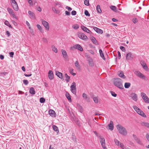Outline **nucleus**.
Here are the masks:
<instances>
[{"label":"nucleus","instance_id":"obj_1","mask_svg":"<svg viewBox=\"0 0 149 149\" xmlns=\"http://www.w3.org/2000/svg\"><path fill=\"white\" fill-rule=\"evenodd\" d=\"M113 83L114 85L117 87L121 89H123L122 80L118 78H114Z\"/></svg>","mask_w":149,"mask_h":149},{"label":"nucleus","instance_id":"obj_2","mask_svg":"<svg viewBox=\"0 0 149 149\" xmlns=\"http://www.w3.org/2000/svg\"><path fill=\"white\" fill-rule=\"evenodd\" d=\"M117 128L119 133L124 136H126L127 134V132L126 129L120 125H118Z\"/></svg>","mask_w":149,"mask_h":149},{"label":"nucleus","instance_id":"obj_3","mask_svg":"<svg viewBox=\"0 0 149 149\" xmlns=\"http://www.w3.org/2000/svg\"><path fill=\"white\" fill-rule=\"evenodd\" d=\"M10 3L13 9L16 11H17L19 8L17 3L15 0H10Z\"/></svg>","mask_w":149,"mask_h":149},{"label":"nucleus","instance_id":"obj_4","mask_svg":"<svg viewBox=\"0 0 149 149\" xmlns=\"http://www.w3.org/2000/svg\"><path fill=\"white\" fill-rule=\"evenodd\" d=\"M78 37L81 39L84 40H87L88 39L87 37L84 33L79 32L77 33Z\"/></svg>","mask_w":149,"mask_h":149},{"label":"nucleus","instance_id":"obj_5","mask_svg":"<svg viewBox=\"0 0 149 149\" xmlns=\"http://www.w3.org/2000/svg\"><path fill=\"white\" fill-rule=\"evenodd\" d=\"M41 21L42 24L45 27V29L47 31H49V26L48 23L42 19H41Z\"/></svg>","mask_w":149,"mask_h":149},{"label":"nucleus","instance_id":"obj_6","mask_svg":"<svg viewBox=\"0 0 149 149\" xmlns=\"http://www.w3.org/2000/svg\"><path fill=\"white\" fill-rule=\"evenodd\" d=\"M141 95L145 102L146 103H149V99L146 95V94L143 92H141Z\"/></svg>","mask_w":149,"mask_h":149},{"label":"nucleus","instance_id":"obj_7","mask_svg":"<svg viewBox=\"0 0 149 149\" xmlns=\"http://www.w3.org/2000/svg\"><path fill=\"white\" fill-rule=\"evenodd\" d=\"M70 90L74 94H76V84L75 82H73L72 83L70 86Z\"/></svg>","mask_w":149,"mask_h":149},{"label":"nucleus","instance_id":"obj_8","mask_svg":"<svg viewBox=\"0 0 149 149\" xmlns=\"http://www.w3.org/2000/svg\"><path fill=\"white\" fill-rule=\"evenodd\" d=\"M73 48L76 49L81 52L83 51V50L82 47L79 44L75 45L71 47H70V49L72 50H73Z\"/></svg>","mask_w":149,"mask_h":149},{"label":"nucleus","instance_id":"obj_9","mask_svg":"<svg viewBox=\"0 0 149 149\" xmlns=\"http://www.w3.org/2000/svg\"><path fill=\"white\" fill-rule=\"evenodd\" d=\"M134 55L131 52H129L126 55V59L127 61H132L133 60Z\"/></svg>","mask_w":149,"mask_h":149},{"label":"nucleus","instance_id":"obj_10","mask_svg":"<svg viewBox=\"0 0 149 149\" xmlns=\"http://www.w3.org/2000/svg\"><path fill=\"white\" fill-rule=\"evenodd\" d=\"M100 142L102 147L104 149H106V148L105 147V143L104 139L102 136H100Z\"/></svg>","mask_w":149,"mask_h":149},{"label":"nucleus","instance_id":"obj_11","mask_svg":"<svg viewBox=\"0 0 149 149\" xmlns=\"http://www.w3.org/2000/svg\"><path fill=\"white\" fill-rule=\"evenodd\" d=\"M133 136L134 139L138 143L141 145H142V141L139 139L138 138L136 135L134 134L133 135Z\"/></svg>","mask_w":149,"mask_h":149},{"label":"nucleus","instance_id":"obj_12","mask_svg":"<svg viewBox=\"0 0 149 149\" xmlns=\"http://www.w3.org/2000/svg\"><path fill=\"white\" fill-rule=\"evenodd\" d=\"M135 73L140 78H144L145 77V76L143 74L139 71H135Z\"/></svg>","mask_w":149,"mask_h":149},{"label":"nucleus","instance_id":"obj_13","mask_svg":"<svg viewBox=\"0 0 149 149\" xmlns=\"http://www.w3.org/2000/svg\"><path fill=\"white\" fill-rule=\"evenodd\" d=\"M131 96L132 99L135 101H136L137 100V95L134 93H132L131 94Z\"/></svg>","mask_w":149,"mask_h":149},{"label":"nucleus","instance_id":"obj_14","mask_svg":"<svg viewBox=\"0 0 149 149\" xmlns=\"http://www.w3.org/2000/svg\"><path fill=\"white\" fill-rule=\"evenodd\" d=\"M118 75L119 77L125 79L126 78L124 74L123 73L122 71H118Z\"/></svg>","mask_w":149,"mask_h":149},{"label":"nucleus","instance_id":"obj_15","mask_svg":"<svg viewBox=\"0 0 149 149\" xmlns=\"http://www.w3.org/2000/svg\"><path fill=\"white\" fill-rule=\"evenodd\" d=\"M48 77L49 79L50 80H52L54 78V74L52 71L50 70L49 71Z\"/></svg>","mask_w":149,"mask_h":149},{"label":"nucleus","instance_id":"obj_16","mask_svg":"<svg viewBox=\"0 0 149 149\" xmlns=\"http://www.w3.org/2000/svg\"><path fill=\"white\" fill-rule=\"evenodd\" d=\"M93 29L94 30L98 33L102 34L103 33V31L102 30L100 29H99L97 27H93Z\"/></svg>","mask_w":149,"mask_h":149},{"label":"nucleus","instance_id":"obj_17","mask_svg":"<svg viewBox=\"0 0 149 149\" xmlns=\"http://www.w3.org/2000/svg\"><path fill=\"white\" fill-rule=\"evenodd\" d=\"M81 29L84 31L86 32L90 33V32H91L90 30L87 28L85 26H84L82 25L81 26Z\"/></svg>","mask_w":149,"mask_h":149},{"label":"nucleus","instance_id":"obj_18","mask_svg":"<svg viewBox=\"0 0 149 149\" xmlns=\"http://www.w3.org/2000/svg\"><path fill=\"white\" fill-rule=\"evenodd\" d=\"M108 126L109 130H112L113 129V122L111 121L110 124L108 125Z\"/></svg>","mask_w":149,"mask_h":149},{"label":"nucleus","instance_id":"obj_19","mask_svg":"<svg viewBox=\"0 0 149 149\" xmlns=\"http://www.w3.org/2000/svg\"><path fill=\"white\" fill-rule=\"evenodd\" d=\"M28 14L29 15V16L31 18L33 19H35V15L31 11H29Z\"/></svg>","mask_w":149,"mask_h":149},{"label":"nucleus","instance_id":"obj_20","mask_svg":"<svg viewBox=\"0 0 149 149\" xmlns=\"http://www.w3.org/2000/svg\"><path fill=\"white\" fill-rule=\"evenodd\" d=\"M139 114L141 115L142 116L146 117V115L145 113L142 111L141 109H140L139 111H138L136 112Z\"/></svg>","mask_w":149,"mask_h":149},{"label":"nucleus","instance_id":"obj_21","mask_svg":"<svg viewBox=\"0 0 149 149\" xmlns=\"http://www.w3.org/2000/svg\"><path fill=\"white\" fill-rule=\"evenodd\" d=\"M61 52L63 57L65 58H66L67 54L66 51L64 49H62L61 50Z\"/></svg>","mask_w":149,"mask_h":149},{"label":"nucleus","instance_id":"obj_22","mask_svg":"<svg viewBox=\"0 0 149 149\" xmlns=\"http://www.w3.org/2000/svg\"><path fill=\"white\" fill-rule=\"evenodd\" d=\"M56 74L60 79H63L62 74L61 73L56 71Z\"/></svg>","mask_w":149,"mask_h":149},{"label":"nucleus","instance_id":"obj_23","mask_svg":"<svg viewBox=\"0 0 149 149\" xmlns=\"http://www.w3.org/2000/svg\"><path fill=\"white\" fill-rule=\"evenodd\" d=\"M91 39L93 44L95 45L97 44V41L94 37H92L91 38Z\"/></svg>","mask_w":149,"mask_h":149},{"label":"nucleus","instance_id":"obj_24","mask_svg":"<svg viewBox=\"0 0 149 149\" xmlns=\"http://www.w3.org/2000/svg\"><path fill=\"white\" fill-rule=\"evenodd\" d=\"M49 114L52 117L54 116L55 111L53 110H50L49 112Z\"/></svg>","mask_w":149,"mask_h":149},{"label":"nucleus","instance_id":"obj_25","mask_svg":"<svg viewBox=\"0 0 149 149\" xmlns=\"http://www.w3.org/2000/svg\"><path fill=\"white\" fill-rule=\"evenodd\" d=\"M36 26L40 32L42 33L44 32V30L40 25L39 24H37Z\"/></svg>","mask_w":149,"mask_h":149},{"label":"nucleus","instance_id":"obj_26","mask_svg":"<svg viewBox=\"0 0 149 149\" xmlns=\"http://www.w3.org/2000/svg\"><path fill=\"white\" fill-rule=\"evenodd\" d=\"M141 125L143 126H144L149 129V123L147 122H143L142 123Z\"/></svg>","mask_w":149,"mask_h":149},{"label":"nucleus","instance_id":"obj_27","mask_svg":"<svg viewBox=\"0 0 149 149\" xmlns=\"http://www.w3.org/2000/svg\"><path fill=\"white\" fill-rule=\"evenodd\" d=\"M29 93L30 94L33 95L35 94V91L33 87L31 88L29 90Z\"/></svg>","mask_w":149,"mask_h":149},{"label":"nucleus","instance_id":"obj_28","mask_svg":"<svg viewBox=\"0 0 149 149\" xmlns=\"http://www.w3.org/2000/svg\"><path fill=\"white\" fill-rule=\"evenodd\" d=\"M110 8L113 10V11L115 12H117V10L116 7L114 6H110Z\"/></svg>","mask_w":149,"mask_h":149},{"label":"nucleus","instance_id":"obj_29","mask_svg":"<svg viewBox=\"0 0 149 149\" xmlns=\"http://www.w3.org/2000/svg\"><path fill=\"white\" fill-rule=\"evenodd\" d=\"M131 85V84L129 82L125 83L124 84V87L126 88H128Z\"/></svg>","mask_w":149,"mask_h":149},{"label":"nucleus","instance_id":"obj_30","mask_svg":"<svg viewBox=\"0 0 149 149\" xmlns=\"http://www.w3.org/2000/svg\"><path fill=\"white\" fill-rule=\"evenodd\" d=\"M96 9L97 12L99 13H102V10L101 9L100 6L99 5H98L96 7Z\"/></svg>","mask_w":149,"mask_h":149},{"label":"nucleus","instance_id":"obj_31","mask_svg":"<svg viewBox=\"0 0 149 149\" xmlns=\"http://www.w3.org/2000/svg\"><path fill=\"white\" fill-rule=\"evenodd\" d=\"M65 96L68 99L69 101H71V98L70 97V96L69 94L68 93L66 92L65 94Z\"/></svg>","mask_w":149,"mask_h":149},{"label":"nucleus","instance_id":"obj_32","mask_svg":"<svg viewBox=\"0 0 149 149\" xmlns=\"http://www.w3.org/2000/svg\"><path fill=\"white\" fill-rule=\"evenodd\" d=\"M65 76L66 78L65 80L67 82H68L70 79V77L68 76L66 73L65 74Z\"/></svg>","mask_w":149,"mask_h":149},{"label":"nucleus","instance_id":"obj_33","mask_svg":"<svg viewBox=\"0 0 149 149\" xmlns=\"http://www.w3.org/2000/svg\"><path fill=\"white\" fill-rule=\"evenodd\" d=\"M4 24L5 25L9 27L10 28H12V26L8 21L7 20L5 22Z\"/></svg>","mask_w":149,"mask_h":149},{"label":"nucleus","instance_id":"obj_34","mask_svg":"<svg viewBox=\"0 0 149 149\" xmlns=\"http://www.w3.org/2000/svg\"><path fill=\"white\" fill-rule=\"evenodd\" d=\"M82 97H83L86 100H88V98L87 95L86 94L83 93L82 94Z\"/></svg>","mask_w":149,"mask_h":149},{"label":"nucleus","instance_id":"obj_35","mask_svg":"<svg viewBox=\"0 0 149 149\" xmlns=\"http://www.w3.org/2000/svg\"><path fill=\"white\" fill-rule=\"evenodd\" d=\"M7 10L8 11L9 13L10 14H12L13 13H14L13 10L12 9L10 8H7Z\"/></svg>","mask_w":149,"mask_h":149},{"label":"nucleus","instance_id":"obj_36","mask_svg":"<svg viewBox=\"0 0 149 149\" xmlns=\"http://www.w3.org/2000/svg\"><path fill=\"white\" fill-rule=\"evenodd\" d=\"M75 66L77 67V69H79L80 67L79 63L77 61H76L74 63Z\"/></svg>","mask_w":149,"mask_h":149},{"label":"nucleus","instance_id":"obj_37","mask_svg":"<svg viewBox=\"0 0 149 149\" xmlns=\"http://www.w3.org/2000/svg\"><path fill=\"white\" fill-rule=\"evenodd\" d=\"M99 52L100 55L101 57L102 58H104V55L103 53H102V50L101 49H100L99 50Z\"/></svg>","mask_w":149,"mask_h":149},{"label":"nucleus","instance_id":"obj_38","mask_svg":"<svg viewBox=\"0 0 149 149\" xmlns=\"http://www.w3.org/2000/svg\"><path fill=\"white\" fill-rule=\"evenodd\" d=\"M52 128L56 132L58 131V127L55 125H53Z\"/></svg>","mask_w":149,"mask_h":149},{"label":"nucleus","instance_id":"obj_39","mask_svg":"<svg viewBox=\"0 0 149 149\" xmlns=\"http://www.w3.org/2000/svg\"><path fill=\"white\" fill-rule=\"evenodd\" d=\"M93 99L95 103H97L98 102V98L97 97H93Z\"/></svg>","mask_w":149,"mask_h":149},{"label":"nucleus","instance_id":"obj_40","mask_svg":"<svg viewBox=\"0 0 149 149\" xmlns=\"http://www.w3.org/2000/svg\"><path fill=\"white\" fill-rule=\"evenodd\" d=\"M52 50L55 53H56L57 52V49L54 46H52Z\"/></svg>","mask_w":149,"mask_h":149},{"label":"nucleus","instance_id":"obj_41","mask_svg":"<svg viewBox=\"0 0 149 149\" xmlns=\"http://www.w3.org/2000/svg\"><path fill=\"white\" fill-rule=\"evenodd\" d=\"M114 141L116 144L118 146L121 143V142L116 139H114Z\"/></svg>","mask_w":149,"mask_h":149},{"label":"nucleus","instance_id":"obj_42","mask_svg":"<svg viewBox=\"0 0 149 149\" xmlns=\"http://www.w3.org/2000/svg\"><path fill=\"white\" fill-rule=\"evenodd\" d=\"M79 26L77 24L73 25L72 26L73 28L75 29H77L79 28Z\"/></svg>","mask_w":149,"mask_h":149},{"label":"nucleus","instance_id":"obj_43","mask_svg":"<svg viewBox=\"0 0 149 149\" xmlns=\"http://www.w3.org/2000/svg\"><path fill=\"white\" fill-rule=\"evenodd\" d=\"M84 3L85 5L88 6L89 5V0H84Z\"/></svg>","mask_w":149,"mask_h":149},{"label":"nucleus","instance_id":"obj_44","mask_svg":"<svg viewBox=\"0 0 149 149\" xmlns=\"http://www.w3.org/2000/svg\"><path fill=\"white\" fill-rule=\"evenodd\" d=\"M143 68L145 71H149V69L146 65L145 66H143Z\"/></svg>","mask_w":149,"mask_h":149},{"label":"nucleus","instance_id":"obj_45","mask_svg":"<svg viewBox=\"0 0 149 149\" xmlns=\"http://www.w3.org/2000/svg\"><path fill=\"white\" fill-rule=\"evenodd\" d=\"M133 108L137 112L138 111H139L140 109L138 107L136 106H134L133 107Z\"/></svg>","mask_w":149,"mask_h":149},{"label":"nucleus","instance_id":"obj_46","mask_svg":"<svg viewBox=\"0 0 149 149\" xmlns=\"http://www.w3.org/2000/svg\"><path fill=\"white\" fill-rule=\"evenodd\" d=\"M133 108L137 112L138 111H139L140 109L138 107L136 106H134L133 107Z\"/></svg>","mask_w":149,"mask_h":149},{"label":"nucleus","instance_id":"obj_47","mask_svg":"<svg viewBox=\"0 0 149 149\" xmlns=\"http://www.w3.org/2000/svg\"><path fill=\"white\" fill-rule=\"evenodd\" d=\"M45 100L43 97H41L40 99V102L41 103H43L45 102Z\"/></svg>","mask_w":149,"mask_h":149},{"label":"nucleus","instance_id":"obj_48","mask_svg":"<svg viewBox=\"0 0 149 149\" xmlns=\"http://www.w3.org/2000/svg\"><path fill=\"white\" fill-rule=\"evenodd\" d=\"M132 22L134 24H136L138 22V20L136 18H134L132 19Z\"/></svg>","mask_w":149,"mask_h":149},{"label":"nucleus","instance_id":"obj_49","mask_svg":"<svg viewBox=\"0 0 149 149\" xmlns=\"http://www.w3.org/2000/svg\"><path fill=\"white\" fill-rule=\"evenodd\" d=\"M140 64L142 67H143V66H145L146 65L145 62L143 61H141Z\"/></svg>","mask_w":149,"mask_h":149},{"label":"nucleus","instance_id":"obj_50","mask_svg":"<svg viewBox=\"0 0 149 149\" xmlns=\"http://www.w3.org/2000/svg\"><path fill=\"white\" fill-rule=\"evenodd\" d=\"M89 64L90 66H93L94 64L92 60H89Z\"/></svg>","mask_w":149,"mask_h":149},{"label":"nucleus","instance_id":"obj_51","mask_svg":"<svg viewBox=\"0 0 149 149\" xmlns=\"http://www.w3.org/2000/svg\"><path fill=\"white\" fill-rule=\"evenodd\" d=\"M84 14L86 16H90V14L87 10H85L84 12Z\"/></svg>","mask_w":149,"mask_h":149},{"label":"nucleus","instance_id":"obj_52","mask_svg":"<svg viewBox=\"0 0 149 149\" xmlns=\"http://www.w3.org/2000/svg\"><path fill=\"white\" fill-rule=\"evenodd\" d=\"M110 93L112 96L114 97H116V96L117 94L116 93H115L114 92L112 91H110Z\"/></svg>","mask_w":149,"mask_h":149},{"label":"nucleus","instance_id":"obj_53","mask_svg":"<svg viewBox=\"0 0 149 149\" xmlns=\"http://www.w3.org/2000/svg\"><path fill=\"white\" fill-rule=\"evenodd\" d=\"M73 71V69H71L70 70V73L73 76H74L76 75V74L75 73H73L72 72Z\"/></svg>","mask_w":149,"mask_h":149},{"label":"nucleus","instance_id":"obj_54","mask_svg":"<svg viewBox=\"0 0 149 149\" xmlns=\"http://www.w3.org/2000/svg\"><path fill=\"white\" fill-rule=\"evenodd\" d=\"M23 82L24 84L26 85L28 84V81L27 80H23Z\"/></svg>","mask_w":149,"mask_h":149},{"label":"nucleus","instance_id":"obj_55","mask_svg":"<svg viewBox=\"0 0 149 149\" xmlns=\"http://www.w3.org/2000/svg\"><path fill=\"white\" fill-rule=\"evenodd\" d=\"M118 146H120L121 148L122 149H124V145L122 143H121Z\"/></svg>","mask_w":149,"mask_h":149},{"label":"nucleus","instance_id":"obj_56","mask_svg":"<svg viewBox=\"0 0 149 149\" xmlns=\"http://www.w3.org/2000/svg\"><path fill=\"white\" fill-rule=\"evenodd\" d=\"M120 49L123 52H125V48L123 46H120Z\"/></svg>","mask_w":149,"mask_h":149},{"label":"nucleus","instance_id":"obj_57","mask_svg":"<svg viewBox=\"0 0 149 149\" xmlns=\"http://www.w3.org/2000/svg\"><path fill=\"white\" fill-rule=\"evenodd\" d=\"M76 12L75 10H73L71 12V14L73 15H75L76 14Z\"/></svg>","mask_w":149,"mask_h":149},{"label":"nucleus","instance_id":"obj_58","mask_svg":"<svg viewBox=\"0 0 149 149\" xmlns=\"http://www.w3.org/2000/svg\"><path fill=\"white\" fill-rule=\"evenodd\" d=\"M27 1L28 3L30 5H33L32 0H27Z\"/></svg>","mask_w":149,"mask_h":149},{"label":"nucleus","instance_id":"obj_59","mask_svg":"<svg viewBox=\"0 0 149 149\" xmlns=\"http://www.w3.org/2000/svg\"><path fill=\"white\" fill-rule=\"evenodd\" d=\"M66 9H67V10H68L69 11L71 10H72V9L71 8H70L69 7H68V6H67L66 7Z\"/></svg>","mask_w":149,"mask_h":149},{"label":"nucleus","instance_id":"obj_60","mask_svg":"<svg viewBox=\"0 0 149 149\" xmlns=\"http://www.w3.org/2000/svg\"><path fill=\"white\" fill-rule=\"evenodd\" d=\"M14 54V52H10L9 53V54H10V56L11 57H13Z\"/></svg>","mask_w":149,"mask_h":149},{"label":"nucleus","instance_id":"obj_61","mask_svg":"<svg viewBox=\"0 0 149 149\" xmlns=\"http://www.w3.org/2000/svg\"><path fill=\"white\" fill-rule=\"evenodd\" d=\"M146 139H147L148 140V141H149V133L147 134L146 136Z\"/></svg>","mask_w":149,"mask_h":149},{"label":"nucleus","instance_id":"obj_62","mask_svg":"<svg viewBox=\"0 0 149 149\" xmlns=\"http://www.w3.org/2000/svg\"><path fill=\"white\" fill-rule=\"evenodd\" d=\"M65 14L67 15H70V13L67 10L65 11Z\"/></svg>","mask_w":149,"mask_h":149},{"label":"nucleus","instance_id":"obj_63","mask_svg":"<svg viewBox=\"0 0 149 149\" xmlns=\"http://www.w3.org/2000/svg\"><path fill=\"white\" fill-rule=\"evenodd\" d=\"M78 109L80 110V111L81 112L83 111V110L81 106H79L78 107Z\"/></svg>","mask_w":149,"mask_h":149},{"label":"nucleus","instance_id":"obj_64","mask_svg":"<svg viewBox=\"0 0 149 149\" xmlns=\"http://www.w3.org/2000/svg\"><path fill=\"white\" fill-rule=\"evenodd\" d=\"M118 58L119 59H120V57H121L120 53L119 51H118Z\"/></svg>","mask_w":149,"mask_h":149}]
</instances>
